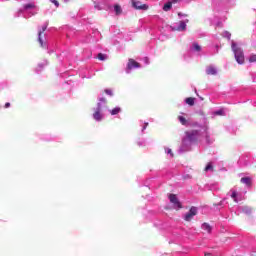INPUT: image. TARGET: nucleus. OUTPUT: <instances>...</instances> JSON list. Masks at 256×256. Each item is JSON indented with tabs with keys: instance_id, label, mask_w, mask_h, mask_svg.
Wrapping results in <instances>:
<instances>
[{
	"instance_id": "1",
	"label": "nucleus",
	"mask_w": 256,
	"mask_h": 256,
	"mask_svg": "<svg viewBox=\"0 0 256 256\" xmlns=\"http://www.w3.org/2000/svg\"><path fill=\"white\" fill-rule=\"evenodd\" d=\"M232 50L237 63H239V65H243V63H245V55L243 54V50L237 47V44L235 43H232Z\"/></svg>"
},
{
	"instance_id": "2",
	"label": "nucleus",
	"mask_w": 256,
	"mask_h": 256,
	"mask_svg": "<svg viewBox=\"0 0 256 256\" xmlns=\"http://www.w3.org/2000/svg\"><path fill=\"white\" fill-rule=\"evenodd\" d=\"M140 67L141 64L139 62L135 61L133 58H130L126 66V73H130L132 69H140Z\"/></svg>"
},
{
	"instance_id": "3",
	"label": "nucleus",
	"mask_w": 256,
	"mask_h": 256,
	"mask_svg": "<svg viewBox=\"0 0 256 256\" xmlns=\"http://www.w3.org/2000/svg\"><path fill=\"white\" fill-rule=\"evenodd\" d=\"M168 199L170 200V203H172L174 205L175 209H183V205L179 201V198H177V195L169 194Z\"/></svg>"
},
{
	"instance_id": "4",
	"label": "nucleus",
	"mask_w": 256,
	"mask_h": 256,
	"mask_svg": "<svg viewBox=\"0 0 256 256\" xmlns=\"http://www.w3.org/2000/svg\"><path fill=\"white\" fill-rule=\"evenodd\" d=\"M131 3H132V7L139 11H147V9H149V6L147 4H143L138 0H131Z\"/></svg>"
},
{
	"instance_id": "5",
	"label": "nucleus",
	"mask_w": 256,
	"mask_h": 256,
	"mask_svg": "<svg viewBox=\"0 0 256 256\" xmlns=\"http://www.w3.org/2000/svg\"><path fill=\"white\" fill-rule=\"evenodd\" d=\"M197 215V207L192 206L188 213L185 214L184 219L185 221H192L193 217Z\"/></svg>"
},
{
	"instance_id": "6",
	"label": "nucleus",
	"mask_w": 256,
	"mask_h": 256,
	"mask_svg": "<svg viewBox=\"0 0 256 256\" xmlns=\"http://www.w3.org/2000/svg\"><path fill=\"white\" fill-rule=\"evenodd\" d=\"M93 117L95 121H101L103 119V114H101V104L100 102L97 104L96 111L93 113Z\"/></svg>"
},
{
	"instance_id": "7",
	"label": "nucleus",
	"mask_w": 256,
	"mask_h": 256,
	"mask_svg": "<svg viewBox=\"0 0 256 256\" xmlns=\"http://www.w3.org/2000/svg\"><path fill=\"white\" fill-rule=\"evenodd\" d=\"M47 31V26H43L42 30L38 32V41L40 43V47H45V44H43V38H41V35Z\"/></svg>"
},
{
	"instance_id": "8",
	"label": "nucleus",
	"mask_w": 256,
	"mask_h": 256,
	"mask_svg": "<svg viewBox=\"0 0 256 256\" xmlns=\"http://www.w3.org/2000/svg\"><path fill=\"white\" fill-rule=\"evenodd\" d=\"M173 31H185L187 29V24L183 21H180V25L177 28H172Z\"/></svg>"
},
{
	"instance_id": "9",
	"label": "nucleus",
	"mask_w": 256,
	"mask_h": 256,
	"mask_svg": "<svg viewBox=\"0 0 256 256\" xmlns=\"http://www.w3.org/2000/svg\"><path fill=\"white\" fill-rule=\"evenodd\" d=\"M230 197L231 199H233L234 203H239V197H240L239 192L233 190Z\"/></svg>"
},
{
	"instance_id": "10",
	"label": "nucleus",
	"mask_w": 256,
	"mask_h": 256,
	"mask_svg": "<svg viewBox=\"0 0 256 256\" xmlns=\"http://www.w3.org/2000/svg\"><path fill=\"white\" fill-rule=\"evenodd\" d=\"M207 75H215L217 73V69L213 66H208L206 69Z\"/></svg>"
},
{
	"instance_id": "11",
	"label": "nucleus",
	"mask_w": 256,
	"mask_h": 256,
	"mask_svg": "<svg viewBox=\"0 0 256 256\" xmlns=\"http://www.w3.org/2000/svg\"><path fill=\"white\" fill-rule=\"evenodd\" d=\"M241 183H243L244 185H247L248 187H251V178L249 177H243L241 178Z\"/></svg>"
},
{
	"instance_id": "12",
	"label": "nucleus",
	"mask_w": 256,
	"mask_h": 256,
	"mask_svg": "<svg viewBox=\"0 0 256 256\" xmlns=\"http://www.w3.org/2000/svg\"><path fill=\"white\" fill-rule=\"evenodd\" d=\"M185 103L187 105H190V107H193V105H195V98L193 97L186 98Z\"/></svg>"
},
{
	"instance_id": "13",
	"label": "nucleus",
	"mask_w": 256,
	"mask_h": 256,
	"mask_svg": "<svg viewBox=\"0 0 256 256\" xmlns=\"http://www.w3.org/2000/svg\"><path fill=\"white\" fill-rule=\"evenodd\" d=\"M114 11L116 15H121V13H123V9H121V7L119 6V4H116L114 6Z\"/></svg>"
},
{
	"instance_id": "14",
	"label": "nucleus",
	"mask_w": 256,
	"mask_h": 256,
	"mask_svg": "<svg viewBox=\"0 0 256 256\" xmlns=\"http://www.w3.org/2000/svg\"><path fill=\"white\" fill-rule=\"evenodd\" d=\"M171 7H173V3L172 2H168V3L164 4L163 11H170Z\"/></svg>"
},
{
	"instance_id": "15",
	"label": "nucleus",
	"mask_w": 256,
	"mask_h": 256,
	"mask_svg": "<svg viewBox=\"0 0 256 256\" xmlns=\"http://www.w3.org/2000/svg\"><path fill=\"white\" fill-rule=\"evenodd\" d=\"M202 229L204 230V231H207V233H211V225H209V224H207V223H204V224H202Z\"/></svg>"
},
{
	"instance_id": "16",
	"label": "nucleus",
	"mask_w": 256,
	"mask_h": 256,
	"mask_svg": "<svg viewBox=\"0 0 256 256\" xmlns=\"http://www.w3.org/2000/svg\"><path fill=\"white\" fill-rule=\"evenodd\" d=\"M121 111V107H115L114 109L110 110L111 115H119V112Z\"/></svg>"
},
{
	"instance_id": "17",
	"label": "nucleus",
	"mask_w": 256,
	"mask_h": 256,
	"mask_svg": "<svg viewBox=\"0 0 256 256\" xmlns=\"http://www.w3.org/2000/svg\"><path fill=\"white\" fill-rule=\"evenodd\" d=\"M178 121L181 123V125H187V118L185 116H178Z\"/></svg>"
},
{
	"instance_id": "18",
	"label": "nucleus",
	"mask_w": 256,
	"mask_h": 256,
	"mask_svg": "<svg viewBox=\"0 0 256 256\" xmlns=\"http://www.w3.org/2000/svg\"><path fill=\"white\" fill-rule=\"evenodd\" d=\"M192 49H194L195 51L199 52V51H201V46L199 45V43L194 42L192 44Z\"/></svg>"
},
{
	"instance_id": "19",
	"label": "nucleus",
	"mask_w": 256,
	"mask_h": 256,
	"mask_svg": "<svg viewBox=\"0 0 256 256\" xmlns=\"http://www.w3.org/2000/svg\"><path fill=\"white\" fill-rule=\"evenodd\" d=\"M97 58L99 59V61H105V59H107V55L99 53Z\"/></svg>"
},
{
	"instance_id": "20",
	"label": "nucleus",
	"mask_w": 256,
	"mask_h": 256,
	"mask_svg": "<svg viewBox=\"0 0 256 256\" xmlns=\"http://www.w3.org/2000/svg\"><path fill=\"white\" fill-rule=\"evenodd\" d=\"M204 171H206V172H207V171H213V164H212L211 162H209V163L206 165Z\"/></svg>"
},
{
	"instance_id": "21",
	"label": "nucleus",
	"mask_w": 256,
	"mask_h": 256,
	"mask_svg": "<svg viewBox=\"0 0 256 256\" xmlns=\"http://www.w3.org/2000/svg\"><path fill=\"white\" fill-rule=\"evenodd\" d=\"M249 62L250 63H256V54H251L250 55Z\"/></svg>"
},
{
	"instance_id": "22",
	"label": "nucleus",
	"mask_w": 256,
	"mask_h": 256,
	"mask_svg": "<svg viewBox=\"0 0 256 256\" xmlns=\"http://www.w3.org/2000/svg\"><path fill=\"white\" fill-rule=\"evenodd\" d=\"M166 153H167L168 155H170V157H175V155L173 154V151L171 150V148H167V149H166Z\"/></svg>"
},
{
	"instance_id": "23",
	"label": "nucleus",
	"mask_w": 256,
	"mask_h": 256,
	"mask_svg": "<svg viewBox=\"0 0 256 256\" xmlns=\"http://www.w3.org/2000/svg\"><path fill=\"white\" fill-rule=\"evenodd\" d=\"M106 95H110V97H113V91L111 89L105 90Z\"/></svg>"
},
{
	"instance_id": "24",
	"label": "nucleus",
	"mask_w": 256,
	"mask_h": 256,
	"mask_svg": "<svg viewBox=\"0 0 256 256\" xmlns=\"http://www.w3.org/2000/svg\"><path fill=\"white\" fill-rule=\"evenodd\" d=\"M35 8V5L33 4H26L25 5V9H34Z\"/></svg>"
},
{
	"instance_id": "25",
	"label": "nucleus",
	"mask_w": 256,
	"mask_h": 256,
	"mask_svg": "<svg viewBox=\"0 0 256 256\" xmlns=\"http://www.w3.org/2000/svg\"><path fill=\"white\" fill-rule=\"evenodd\" d=\"M50 3H53L56 7H59V1L57 0H50Z\"/></svg>"
},
{
	"instance_id": "26",
	"label": "nucleus",
	"mask_w": 256,
	"mask_h": 256,
	"mask_svg": "<svg viewBox=\"0 0 256 256\" xmlns=\"http://www.w3.org/2000/svg\"><path fill=\"white\" fill-rule=\"evenodd\" d=\"M223 110H218L216 112H214V115H223Z\"/></svg>"
},
{
	"instance_id": "27",
	"label": "nucleus",
	"mask_w": 256,
	"mask_h": 256,
	"mask_svg": "<svg viewBox=\"0 0 256 256\" xmlns=\"http://www.w3.org/2000/svg\"><path fill=\"white\" fill-rule=\"evenodd\" d=\"M99 101H100L101 103H107V99H105V98H100Z\"/></svg>"
},
{
	"instance_id": "28",
	"label": "nucleus",
	"mask_w": 256,
	"mask_h": 256,
	"mask_svg": "<svg viewBox=\"0 0 256 256\" xmlns=\"http://www.w3.org/2000/svg\"><path fill=\"white\" fill-rule=\"evenodd\" d=\"M95 9H98V11H101V6H99V4H95Z\"/></svg>"
},
{
	"instance_id": "29",
	"label": "nucleus",
	"mask_w": 256,
	"mask_h": 256,
	"mask_svg": "<svg viewBox=\"0 0 256 256\" xmlns=\"http://www.w3.org/2000/svg\"><path fill=\"white\" fill-rule=\"evenodd\" d=\"M9 107H11V103L7 102V103L5 104V108H6V109H9Z\"/></svg>"
},
{
	"instance_id": "30",
	"label": "nucleus",
	"mask_w": 256,
	"mask_h": 256,
	"mask_svg": "<svg viewBox=\"0 0 256 256\" xmlns=\"http://www.w3.org/2000/svg\"><path fill=\"white\" fill-rule=\"evenodd\" d=\"M181 0H171L170 3H179Z\"/></svg>"
},
{
	"instance_id": "31",
	"label": "nucleus",
	"mask_w": 256,
	"mask_h": 256,
	"mask_svg": "<svg viewBox=\"0 0 256 256\" xmlns=\"http://www.w3.org/2000/svg\"><path fill=\"white\" fill-rule=\"evenodd\" d=\"M179 17H187V15L182 14V13H178Z\"/></svg>"
},
{
	"instance_id": "32",
	"label": "nucleus",
	"mask_w": 256,
	"mask_h": 256,
	"mask_svg": "<svg viewBox=\"0 0 256 256\" xmlns=\"http://www.w3.org/2000/svg\"><path fill=\"white\" fill-rule=\"evenodd\" d=\"M204 255H205V256H213V254H211V253H209V252H206Z\"/></svg>"
},
{
	"instance_id": "33",
	"label": "nucleus",
	"mask_w": 256,
	"mask_h": 256,
	"mask_svg": "<svg viewBox=\"0 0 256 256\" xmlns=\"http://www.w3.org/2000/svg\"><path fill=\"white\" fill-rule=\"evenodd\" d=\"M145 62H146V63H149V58L146 57V58H145Z\"/></svg>"
}]
</instances>
